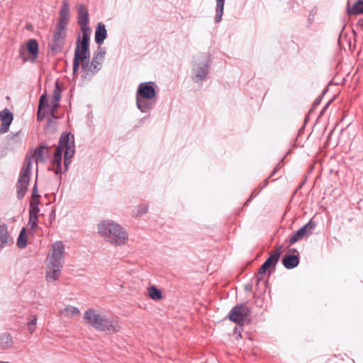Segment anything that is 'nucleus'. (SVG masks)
<instances>
[{
  "mask_svg": "<svg viewBox=\"0 0 363 363\" xmlns=\"http://www.w3.org/2000/svg\"><path fill=\"white\" fill-rule=\"evenodd\" d=\"M90 33H82V35L78 36L76 42V48L73 61V72L76 73L81 65L82 72L86 76H91L99 72L104 61L106 50L101 46L98 47L94 54L93 59L89 62Z\"/></svg>",
  "mask_w": 363,
  "mask_h": 363,
  "instance_id": "obj_1",
  "label": "nucleus"
},
{
  "mask_svg": "<svg viewBox=\"0 0 363 363\" xmlns=\"http://www.w3.org/2000/svg\"><path fill=\"white\" fill-rule=\"evenodd\" d=\"M65 261V245L62 241L52 244L46 257L45 280L53 283L61 276Z\"/></svg>",
  "mask_w": 363,
  "mask_h": 363,
  "instance_id": "obj_2",
  "label": "nucleus"
},
{
  "mask_svg": "<svg viewBox=\"0 0 363 363\" xmlns=\"http://www.w3.org/2000/svg\"><path fill=\"white\" fill-rule=\"evenodd\" d=\"M83 318L86 325L101 332L112 334L121 330L118 320L108 318L99 311L92 308L84 312Z\"/></svg>",
  "mask_w": 363,
  "mask_h": 363,
  "instance_id": "obj_3",
  "label": "nucleus"
},
{
  "mask_svg": "<svg viewBox=\"0 0 363 363\" xmlns=\"http://www.w3.org/2000/svg\"><path fill=\"white\" fill-rule=\"evenodd\" d=\"M97 230L104 240L112 245H124L128 240V234L125 229L113 220H106L100 222Z\"/></svg>",
  "mask_w": 363,
  "mask_h": 363,
  "instance_id": "obj_4",
  "label": "nucleus"
},
{
  "mask_svg": "<svg viewBox=\"0 0 363 363\" xmlns=\"http://www.w3.org/2000/svg\"><path fill=\"white\" fill-rule=\"evenodd\" d=\"M156 91L151 82L140 83L137 91L136 102L138 108L142 112H147L152 107V104L146 99H152L155 96Z\"/></svg>",
  "mask_w": 363,
  "mask_h": 363,
  "instance_id": "obj_5",
  "label": "nucleus"
},
{
  "mask_svg": "<svg viewBox=\"0 0 363 363\" xmlns=\"http://www.w3.org/2000/svg\"><path fill=\"white\" fill-rule=\"evenodd\" d=\"M64 150H65L64 164L66 170L67 169V166L70 163V159L74 153V142L73 135L67 133H64L61 135L59 145L56 148L54 156L62 157V154Z\"/></svg>",
  "mask_w": 363,
  "mask_h": 363,
  "instance_id": "obj_6",
  "label": "nucleus"
},
{
  "mask_svg": "<svg viewBox=\"0 0 363 363\" xmlns=\"http://www.w3.org/2000/svg\"><path fill=\"white\" fill-rule=\"evenodd\" d=\"M250 309L245 304L235 306L228 314V318L238 325H244L248 320Z\"/></svg>",
  "mask_w": 363,
  "mask_h": 363,
  "instance_id": "obj_7",
  "label": "nucleus"
},
{
  "mask_svg": "<svg viewBox=\"0 0 363 363\" xmlns=\"http://www.w3.org/2000/svg\"><path fill=\"white\" fill-rule=\"evenodd\" d=\"M48 155V147L40 145L33 150V152H30L26 155L23 166L31 169L33 164L35 163L36 167H38V163L44 162Z\"/></svg>",
  "mask_w": 363,
  "mask_h": 363,
  "instance_id": "obj_8",
  "label": "nucleus"
},
{
  "mask_svg": "<svg viewBox=\"0 0 363 363\" xmlns=\"http://www.w3.org/2000/svg\"><path fill=\"white\" fill-rule=\"evenodd\" d=\"M30 174L31 169H30L28 167L23 166L16 185V192L18 199H22L26 194L27 187L30 182Z\"/></svg>",
  "mask_w": 363,
  "mask_h": 363,
  "instance_id": "obj_9",
  "label": "nucleus"
},
{
  "mask_svg": "<svg viewBox=\"0 0 363 363\" xmlns=\"http://www.w3.org/2000/svg\"><path fill=\"white\" fill-rule=\"evenodd\" d=\"M315 228V223L313 220V219H311L305 225L292 234L289 240V245H291L297 241L302 240L304 237L311 235Z\"/></svg>",
  "mask_w": 363,
  "mask_h": 363,
  "instance_id": "obj_10",
  "label": "nucleus"
},
{
  "mask_svg": "<svg viewBox=\"0 0 363 363\" xmlns=\"http://www.w3.org/2000/svg\"><path fill=\"white\" fill-rule=\"evenodd\" d=\"M66 35L67 28L57 26L51 45L52 50L55 52H60L62 50L65 45Z\"/></svg>",
  "mask_w": 363,
  "mask_h": 363,
  "instance_id": "obj_11",
  "label": "nucleus"
},
{
  "mask_svg": "<svg viewBox=\"0 0 363 363\" xmlns=\"http://www.w3.org/2000/svg\"><path fill=\"white\" fill-rule=\"evenodd\" d=\"M281 247H280L278 250L273 252L260 267L257 274V279L259 281L263 278L268 269L274 267L277 264L281 254Z\"/></svg>",
  "mask_w": 363,
  "mask_h": 363,
  "instance_id": "obj_12",
  "label": "nucleus"
},
{
  "mask_svg": "<svg viewBox=\"0 0 363 363\" xmlns=\"http://www.w3.org/2000/svg\"><path fill=\"white\" fill-rule=\"evenodd\" d=\"M77 21L81 26L82 33H90V29L87 26L89 23L88 10L84 4H80L77 8Z\"/></svg>",
  "mask_w": 363,
  "mask_h": 363,
  "instance_id": "obj_13",
  "label": "nucleus"
},
{
  "mask_svg": "<svg viewBox=\"0 0 363 363\" xmlns=\"http://www.w3.org/2000/svg\"><path fill=\"white\" fill-rule=\"evenodd\" d=\"M69 6L67 0H64L59 12L57 26L67 28L69 21Z\"/></svg>",
  "mask_w": 363,
  "mask_h": 363,
  "instance_id": "obj_14",
  "label": "nucleus"
},
{
  "mask_svg": "<svg viewBox=\"0 0 363 363\" xmlns=\"http://www.w3.org/2000/svg\"><path fill=\"white\" fill-rule=\"evenodd\" d=\"M13 119V113L7 108L0 112V121L1 122L0 127V133H6L9 130V126Z\"/></svg>",
  "mask_w": 363,
  "mask_h": 363,
  "instance_id": "obj_15",
  "label": "nucleus"
},
{
  "mask_svg": "<svg viewBox=\"0 0 363 363\" xmlns=\"http://www.w3.org/2000/svg\"><path fill=\"white\" fill-rule=\"evenodd\" d=\"M80 315L79 309L74 306L65 305L59 311V315L66 318H73Z\"/></svg>",
  "mask_w": 363,
  "mask_h": 363,
  "instance_id": "obj_16",
  "label": "nucleus"
},
{
  "mask_svg": "<svg viewBox=\"0 0 363 363\" xmlns=\"http://www.w3.org/2000/svg\"><path fill=\"white\" fill-rule=\"evenodd\" d=\"M11 243H12V239L8 232L6 225H0V248Z\"/></svg>",
  "mask_w": 363,
  "mask_h": 363,
  "instance_id": "obj_17",
  "label": "nucleus"
},
{
  "mask_svg": "<svg viewBox=\"0 0 363 363\" xmlns=\"http://www.w3.org/2000/svg\"><path fill=\"white\" fill-rule=\"evenodd\" d=\"M61 99V90L57 84H56L55 87L53 91V95L51 100V104L50 105V110L52 112H54L59 106V103Z\"/></svg>",
  "mask_w": 363,
  "mask_h": 363,
  "instance_id": "obj_18",
  "label": "nucleus"
},
{
  "mask_svg": "<svg viewBox=\"0 0 363 363\" xmlns=\"http://www.w3.org/2000/svg\"><path fill=\"white\" fill-rule=\"evenodd\" d=\"M106 30L102 23H99L95 31V41L97 44L101 45L106 38Z\"/></svg>",
  "mask_w": 363,
  "mask_h": 363,
  "instance_id": "obj_19",
  "label": "nucleus"
},
{
  "mask_svg": "<svg viewBox=\"0 0 363 363\" xmlns=\"http://www.w3.org/2000/svg\"><path fill=\"white\" fill-rule=\"evenodd\" d=\"M299 263V258L296 255H288L282 259V264L286 269H293Z\"/></svg>",
  "mask_w": 363,
  "mask_h": 363,
  "instance_id": "obj_20",
  "label": "nucleus"
},
{
  "mask_svg": "<svg viewBox=\"0 0 363 363\" xmlns=\"http://www.w3.org/2000/svg\"><path fill=\"white\" fill-rule=\"evenodd\" d=\"M27 50L33 59H36L38 57L39 47L38 43L35 40L31 39L27 42Z\"/></svg>",
  "mask_w": 363,
  "mask_h": 363,
  "instance_id": "obj_21",
  "label": "nucleus"
},
{
  "mask_svg": "<svg viewBox=\"0 0 363 363\" xmlns=\"http://www.w3.org/2000/svg\"><path fill=\"white\" fill-rule=\"evenodd\" d=\"M349 15H359L363 13V1L359 0L354 4L347 10Z\"/></svg>",
  "mask_w": 363,
  "mask_h": 363,
  "instance_id": "obj_22",
  "label": "nucleus"
},
{
  "mask_svg": "<svg viewBox=\"0 0 363 363\" xmlns=\"http://www.w3.org/2000/svg\"><path fill=\"white\" fill-rule=\"evenodd\" d=\"M150 298L154 301H160L162 298V291L155 286H150L147 288Z\"/></svg>",
  "mask_w": 363,
  "mask_h": 363,
  "instance_id": "obj_23",
  "label": "nucleus"
},
{
  "mask_svg": "<svg viewBox=\"0 0 363 363\" xmlns=\"http://www.w3.org/2000/svg\"><path fill=\"white\" fill-rule=\"evenodd\" d=\"M208 74V65L207 64L204 65L202 67H199L195 70V77L194 79L196 81H201L203 80Z\"/></svg>",
  "mask_w": 363,
  "mask_h": 363,
  "instance_id": "obj_24",
  "label": "nucleus"
},
{
  "mask_svg": "<svg viewBox=\"0 0 363 363\" xmlns=\"http://www.w3.org/2000/svg\"><path fill=\"white\" fill-rule=\"evenodd\" d=\"M224 3L225 0H216V16L215 20L217 23L220 22L222 19Z\"/></svg>",
  "mask_w": 363,
  "mask_h": 363,
  "instance_id": "obj_25",
  "label": "nucleus"
},
{
  "mask_svg": "<svg viewBox=\"0 0 363 363\" xmlns=\"http://www.w3.org/2000/svg\"><path fill=\"white\" fill-rule=\"evenodd\" d=\"M62 157L54 156L52 159V169L56 174H61L62 172V167L61 165Z\"/></svg>",
  "mask_w": 363,
  "mask_h": 363,
  "instance_id": "obj_26",
  "label": "nucleus"
},
{
  "mask_svg": "<svg viewBox=\"0 0 363 363\" xmlns=\"http://www.w3.org/2000/svg\"><path fill=\"white\" fill-rule=\"evenodd\" d=\"M39 211H29V220L28 225L31 229H35L37 226L38 215Z\"/></svg>",
  "mask_w": 363,
  "mask_h": 363,
  "instance_id": "obj_27",
  "label": "nucleus"
},
{
  "mask_svg": "<svg viewBox=\"0 0 363 363\" xmlns=\"http://www.w3.org/2000/svg\"><path fill=\"white\" fill-rule=\"evenodd\" d=\"M13 342L12 337L9 333H4L0 338V343L4 348H9Z\"/></svg>",
  "mask_w": 363,
  "mask_h": 363,
  "instance_id": "obj_28",
  "label": "nucleus"
},
{
  "mask_svg": "<svg viewBox=\"0 0 363 363\" xmlns=\"http://www.w3.org/2000/svg\"><path fill=\"white\" fill-rule=\"evenodd\" d=\"M27 245V238L26 236V229L24 228H22L19 236L17 240V245L20 248H24Z\"/></svg>",
  "mask_w": 363,
  "mask_h": 363,
  "instance_id": "obj_29",
  "label": "nucleus"
},
{
  "mask_svg": "<svg viewBox=\"0 0 363 363\" xmlns=\"http://www.w3.org/2000/svg\"><path fill=\"white\" fill-rule=\"evenodd\" d=\"M49 106L48 104V99L47 97V95L45 94H43L40 96V101H39V105H38V118L40 117V113L41 110Z\"/></svg>",
  "mask_w": 363,
  "mask_h": 363,
  "instance_id": "obj_30",
  "label": "nucleus"
},
{
  "mask_svg": "<svg viewBox=\"0 0 363 363\" xmlns=\"http://www.w3.org/2000/svg\"><path fill=\"white\" fill-rule=\"evenodd\" d=\"M36 324H37V316L32 315L28 319V330L30 334L33 333V332L35 331Z\"/></svg>",
  "mask_w": 363,
  "mask_h": 363,
  "instance_id": "obj_31",
  "label": "nucleus"
},
{
  "mask_svg": "<svg viewBox=\"0 0 363 363\" xmlns=\"http://www.w3.org/2000/svg\"><path fill=\"white\" fill-rule=\"evenodd\" d=\"M40 196H32V199L30 202V209L29 211H39L38 204L40 203Z\"/></svg>",
  "mask_w": 363,
  "mask_h": 363,
  "instance_id": "obj_32",
  "label": "nucleus"
},
{
  "mask_svg": "<svg viewBox=\"0 0 363 363\" xmlns=\"http://www.w3.org/2000/svg\"><path fill=\"white\" fill-rule=\"evenodd\" d=\"M32 196H40L38 193L36 184L33 186V192H32Z\"/></svg>",
  "mask_w": 363,
  "mask_h": 363,
  "instance_id": "obj_33",
  "label": "nucleus"
},
{
  "mask_svg": "<svg viewBox=\"0 0 363 363\" xmlns=\"http://www.w3.org/2000/svg\"><path fill=\"white\" fill-rule=\"evenodd\" d=\"M147 211V206H143L141 212L138 213L137 215L138 216L142 215L143 213H145Z\"/></svg>",
  "mask_w": 363,
  "mask_h": 363,
  "instance_id": "obj_34",
  "label": "nucleus"
}]
</instances>
